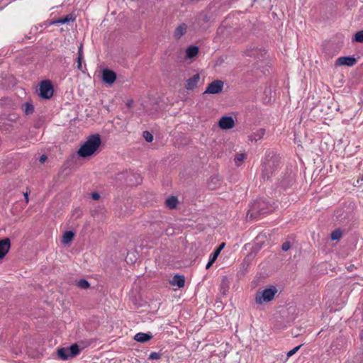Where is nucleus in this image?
<instances>
[{
	"label": "nucleus",
	"instance_id": "1",
	"mask_svg": "<svg viewBox=\"0 0 363 363\" xmlns=\"http://www.w3.org/2000/svg\"><path fill=\"white\" fill-rule=\"evenodd\" d=\"M101 144V139L99 134L90 135L81 145L77 154L82 158H86L94 155L99 150Z\"/></svg>",
	"mask_w": 363,
	"mask_h": 363
},
{
	"label": "nucleus",
	"instance_id": "2",
	"mask_svg": "<svg viewBox=\"0 0 363 363\" xmlns=\"http://www.w3.org/2000/svg\"><path fill=\"white\" fill-rule=\"evenodd\" d=\"M274 208L267 201L259 199L253 202L250 206L248 214L250 216L256 217L258 214L266 213L272 211Z\"/></svg>",
	"mask_w": 363,
	"mask_h": 363
},
{
	"label": "nucleus",
	"instance_id": "3",
	"mask_svg": "<svg viewBox=\"0 0 363 363\" xmlns=\"http://www.w3.org/2000/svg\"><path fill=\"white\" fill-rule=\"evenodd\" d=\"M277 291L278 290L274 286H272L262 290H258L256 292L255 298L256 303L262 305L264 303L272 301Z\"/></svg>",
	"mask_w": 363,
	"mask_h": 363
},
{
	"label": "nucleus",
	"instance_id": "4",
	"mask_svg": "<svg viewBox=\"0 0 363 363\" xmlns=\"http://www.w3.org/2000/svg\"><path fill=\"white\" fill-rule=\"evenodd\" d=\"M40 96L44 99H50L53 94V88L49 81H43L40 85Z\"/></svg>",
	"mask_w": 363,
	"mask_h": 363
},
{
	"label": "nucleus",
	"instance_id": "5",
	"mask_svg": "<svg viewBox=\"0 0 363 363\" xmlns=\"http://www.w3.org/2000/svg\"><path fill=\"white\" fill-rule=\"evenodd\" d=\"M223 86L224 83L222 81L215 80L207 86L204 94H216L220 93Z\"/></svg>",
	"mask_w": 363,
	"mask_h": 363
},
{
	"label": "nucleus",
	"instance_id": "6",
	"mask_svg": "<svg viewBox=\"0 0 363 363\" xmlns=\"http://www.w3.org/2000/svg\"><path fill=\"white\" fill-rule=\"evenodd\" d=\"M357 62L356 58L351 56H345V57H338L336 60L335 65L337 66H348V67H352L354 66Z\"/></svg>",
	"mask_w": 363,
	"mask_h": 363
},
{
	"label": "nucleus",
	"instance_id": "7",
	"mask_svg": "<svg viewBox=\"0 0 363 363\" xmlns=\"http://www.w3.org/2000/svg\"><path fill=\"white\" fill-rule=\"evenodd\" d=\"M234 120L230 116H223L218 122L219 127L224 130L230 129L234 127Z\"/></svg>",
	"mask_w": 363,
	"mask_h": 363
},
{
	"label": "nucleus",
	"instance_id": "8",
	"mask_svg": "<svg viewBox=\"0 0 363 363\" xmlns=\"http://www.w3.org/2000/svg\"><path fill=\"white\" fill-rule=\"evenodd\" d=\"M11 247V242L9 238L0 240V259H3L9 252Z\"/></svg>",
	"mask_w": 363,
	"mask_h": 363
},
{
	"label": "nucleus",
	"instance_id": "9",
	"mask_svg": "<svg viewBox=\"0 0 363 363\" xmlns=\"http://www.w3.org/2000/svg\"><path fill=\"white\" fill-rule=\"evenodd\" d=\"M102 78L104 82L112 84L116 79V74L110 69H104Z\"/></svg>",
	"mask_w": 363,
	"mask_h": 363
},
{
	"label": "nucleus",
	"instance_id": "10",
	"mask_svg": "<svg viewBox=\"0 0 363 363\" xmlns=\"http://www.w3.org/2000/svg\"><path fill=\"white\" fill-rule=\"evenodd\" d=\"M200 80L199 74H194L192 77L186 80L185 87L186 89L191 90L196 87Z\"/></svg>",
	"mask_w": 363,
	"mask_h": 363
},
{
	"label": "nucleus",
	"instance_id": "11",
	"mask_svg": "<svg viewBox=\"0 0 363 363\" xmlns=\"http://www.w3.org/2000/svg\"><path fill=\"white\" fill-rule=\"evenodd\" d=\"M265 134V130L260 128L250 134L248 138L251 142H257L262 140Z\"/></svg>",
	"mask_w": 363,
	"mask_h": 363
},
{
	"label": "nucleus",
	"instance_id": "12",
	"mask_svg": "<svg viewBox=\"0 0 363 363\" xmlns=\"http://www.w3.org/2000/svg\"><path fill=\"white\" fill-rule=\"evenodd\" d=\"M170 284L173 286H177L178 288H182L185 284L184 277L182 275H175L170 281Z\"/></svg>",
	"mask_w": 363,
	"mask_h": 363
},
{
	"label": "nucleus",
	"instance_id": "13",
	"mask_svg": "<svg viewBox=\"0 0 363 363\" xmlns=\"http://www.w3.org/2000/svg\"><path fill=\"white\" fill-rule=\"evenodd\" d=\"M187 30V25L186 23L179 24L174 32V37L176 39H179L182 35H184Z\"/></svg>",
	"mask_w": 363,
	"mask_h": 363
},
{
	"label": "nucleus",
	"instance_id": "14",
	"mask_svg": "<svg viewBox=\"0 0 363 363\" xmlns=\"http://www.w3.org/2000/svg\"><path fill=\"white\" fill-rule=\"evenodd\" d=\"M152 337L151 333H138L135 335L134 340L140 342H146L151 340Z\"/></svg>",
	"mask_w": 363,
	"mask_h": 363
},
{
	"label": "nucleus",
	"instance_id": "15",
	"mask_svg": "<svg viewBox=\"0 0 363 363\" xmlns=\"http://www.w3.org/2000/svg\"><path fill=\"white\" fill-rule=\"evenodd\" d=\"M199 53V48L196 46H190L186 50V58L191 59Z\"/></svg>",
	"mask_w": 363,
	"mask_h": 363
},
{
	"label": "nucleus",
	"instance_id": "16",
	"mask_svg": "<svg viewBox=\"0 0 363 363\" xmlns=\"http://www.w3.org/2000/svg\"><path fill=\"white\" fill-rule=\"evenodd\" d=\"M74 236V233L72 231H66L63 236L62 242L64 245H68L69 244L72 240H73Z\"/></svg>",
	"mask_w": 363,
	"mask_h": 363
},
{
	"label": "nucleus",
	"instance_id": "17",
	"mask_svg": "<svg viewBox=\"0 0 363 363\" xmlns=\"http://www.w3.org/2000/svg\"><path fill=\"white\" fill-rule=\"evenodd\" d=\"M57 355L60 359L63 360H66L71 357L68 347L58 349Z\"/></svg>",
	"mask_w": 363,
	"mask_h": 363
},
{
	"label": "nucleus",
	"instance_id": "18",
	"mask_svg": "<svg viewBox=\"0 0 363 363\" xmlns=\"http://www.w3.org/2000/svg\"><path fill=\"white\" fill-rule=\"evenodd\" d=\"M178 203L177 197L172 196L166 200V205L169 208H174Z\"/></svg>",
	"mask_w": 363,
	"mask_h": 363
},
{
	"label": "nucleus",
	"instance_id": "19",
	"mask_svg": "<svg viewBox=\"0 0 363 363\" xmlns=\"http://www.w3.org/2000/svg\"><path fill=\"white\" fill-rule=\"evenodd\" d=\"M245 158L246 155L245 153H238L234 159L235 164L237 166H240Z\"/></svg>",
	"mask_w": 363,
	"mask_h": 363
},
{
	"label": "nucleus",
	"instance_id": "20",
	"mask_svg": "<svg viewBox=\"0 0 363 363\" xmlns=\"http://www.w3.org/2000/svg\"><path fill=\"white\" fill-rule=\"evenodd\" d=\"M71 357H73L79 354V348L77 344H74L68 347Z\"/></svg>",
	"mask_w": 363,
	"mask_h": 363
},
{
	"label": "nucleus",
	"instance_id": "21",
	"mask_svg": "<svg viewBox=\"0 0 363 363\" xmlns=\"http://www.w3.org/2000/svg\"><path fill=\"white\" fill-rule=\"evenodd\" d=\"M23 111L26 115L31 114L34 111V107L30 104H26L23 105Z\"/></svg>",
	"mask_w": 363,
	"mask_h": 363
},
{
	"label": "nucleus",
	"instance_id": "22",
	"mask_svg": "<svg viewBox=\"0 0 363 363\" xmlns=\"http://www.w3.org/2000/svg\"><path fill=\"white\" fill-rule=\"evenodd\" d=\"M342 237V232L340 230H335L331 233V239L333 240H339Z\"/></svg>",
	"mask_w": 363,
	"mask_h": 363
},
{
	"label": "nucleus",
	"instance_id": "23",
	"mask_svg": "<svg viewBox=\"0 0 363 363\" xmlns=\"http://www.w3.org/2000/svg\"><path fill=\"white\" fill-rule=\"evenodd\" d=\"M354 40L359 43H363V30L358 31L355 34Z\"/></svg>",
	"mask_w": 363,
	"mask_h": 363
},
{
	"label": "nucleus",
	"instance_id": "24",
	"mask_svg": "<svg viewBox=\"0 0 363 363\" xmlns=\"http://www.w3.org/2000/svg\"><path fill=\"white\" fill-rule=\"evenodd\" d=\"M73 20L74 19H73L72 16H70V15H68V16H65L64 18H61L60 20H58L57 22L63 24V23L69 22V21H73Z\"/></svg>",
	"mask_w": 363,
	"mask_h": 363
},
{
	"label": "nucleus",
	"instance_id": "25",
	"mask_svg": "<svg viewBox=\"0 0 363 363\" xmlns=\"http://www.w3.org/2000/svg\"><path fill=\"white\" fill-rule=\"evenodd\" d=\"M78 286L82 289H87L89 287V284L87 281L82 279L78 282Z\"/></svg>",
	"mask_w": 363,
	"mask_h": 363
},
{
	"label": "nucleus",
	"instance_id": "26",
	"mask_svg": "<svg viewBox=\"0 0 363 363\" xmlns=\"http://www.w3.org/2000/svg\"><path fill=\"white\" fill-rule=\"evenodd\" d=\"M143 137L147 142L150 143L153 140L152 135L150 133H149L148 131H145L143 133Z\"/></svg>",
	"mask_w": 363,
	"mask_h": 363
},
{
	"label": "nucleus",
	"instance_id": "27",
	"mask_svg": "<svg viewBox=\"0 0 363 363\" xmlns=\"http://www.w3.org/2000/svg\"><path fill=\"white\" fill-rule=\"evenodd\" d=\"M273 164L272 162L269 161L267 163H265L264 168V177L269 178V174L267 173V167H271L272 164Z\"/></svg>",
	"mask_w": 363,
	"mask_h": 363
},
{
	"label": "nucleus",
	"instance_id": "28",
	"mask_svg": "<svg viewBox=\"0 0 363 363\" xmlns=\"http://www.w3.org/2000/svg\"><path fill=\"white\" fill-rule=\"evenodd\" d=\"M301 347V345H298L297 347H295L294 348H293L292 350H289L286 355L288 357H291L292 355H294L299 349L300 347Z\"/></svg>",
	"mask_w": 363,
	"mask_h": 363
},
{
	"label": "nucleus",
	"instance_id": "29",
	"mask_svg": "<svg viewBox=\"0 0 363 363\" xmlns=\"http://www.w3.org/2000/svg\"><path fill=\"white\" fill-rule=\"evenodd\" d=\"M160 358V354L157 352H152L150 356L149 359H159Z\"/></svg>",
	"mask_w": 363,
	"mask_h": 363
},
{
	"label": "nucleus",
	"instance_id": "30",
	"mask_svg": "<svg viewBox=\"0 0 363 363\" xmlns=\"http://www.w3.org/2000/svg\"><path fill=\"white\" fill-rule=\"evenodd\" d=\"M219 254H220L219 251L215 250V251L211 255L210 259L215 262V261L218 258Z\"/></svg>",
	"mask_w": 363,
	"mask_h": 363
},
{
	"label": "nucleus",
	"instance_id": "31",
	"mask_svg": "<svg viewBox=\"0 0 363 363\" xmlns=\"http://www.w3.org/2000/svg\"><path fill=\"white\" fill-rule=\"evenodd\" d=\"M290 247H291V244H290V242H284V243H283V245H282V247H281V248H282V250H283L284 251H287V250H289L290 249Z\"/></svg>",
	"mask_w": 363,
	"mask_h": 363
},
{
	"label": "nucleus",
	"instance_id": "32",
	"mask_svg": "<svg viewBox=\"0 0 363 363\" xmlns=\"http://www.w3.org/2000/svg\"><path fill=\"white\" fill-rule=\"evenodd\" d=\"M82 60H83V58H82V57H77V68L80 70L82 69Z\"/></svg>",
	"mask_w": 363,
	"mask_h": 363
},
{
	"label": "nucleus",
	"instance_id": "33",
	"mask_svg": "<svg viewBox=\"0 0 363 363\" xmlns=\"http://www.w3.org/2000/svg\"><path fill=\"white\" fill-rule=\"evenodd\" d=\"M78 57H82L83 58V52H82V45H81V46L79 47V51H78Z\"/></svg>",
	"mask_w": 363,
	"mask_h": 363
},
{
	"label": "nucleus",
	"instance_id": "34",
	"mask_svg": "<svg viewBox=\"0 0 363 363\" xmlns=\"http://www.w3.org/2000/svg\"><path fill=\"white\" fill-rule=\"evenodd\" d=\"M46 160H47V156L45 155H41L40 157V162L41 163L45 162L46 161Z\"/></svg>",
	"mask_w": 363,
	"mask_h": 363
},
{
	"label": "nucleus",
	"instance_id": "35",
	"mask_svg": "<svg viewBox=\"0 0 363 363\" xmlns=\"http://www.w3.org/2000/svg\"><path fill=\"white\" fill-rule=\"evenodd\" d=\"M224 247H225V243H224V242H223V243H221V244L218 246V247L216 250H218V251H219V252L220 253L221 250L224 248Z\"/></svg>",
	"mask_w": 363,
	"mask_h": 363
},
{
	"label": "nucleus",
	"instance_id": "36",
	"mask_svg": "<svg viewBox=\"0 0 363 363\" xmlns=\"http://www.w3.org/2000/svg\"><path fill=\"white\" fill-rule=\"evenodd\" d=\"M213 263H214V262H213L212 260L209 259L208 262L207 263V264L206 266V269H209L213 265Z\"/></svg>",
	"mask_w": 363,
	"mask_h": 363
},
{
	"label": "nucleus",
	"instance_id": "37",
	"mask_svg": "<svg viewBox=\"0 0 363 363\" xmlns=\"http://www.w3.org/2000/svg\"><path fill=\"white\" fill-rule=\"evenodd\" d=\"M100 197L99 194H97V193H93L92 194V198L94 199V200H97L99 199Z\"/></svg>",
	"mask_w": 363,
	"mask_h": 363
},
{
	"label": "nucleus",
	"instance_id": "38",
	"mask_svg": "<svg viewBox=\"0 0 363 363\" xmlns=\"http://www.w3.org/2000/svg\"><path fill=\"white\" fill-rule=\"evenodd\" d=\"M24 197L26 203H28V192L24 193Z\"/></svg>",
	"mask_w": 363,
	"mask_h": 363
}]
</instances>
